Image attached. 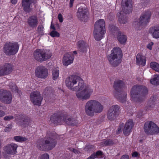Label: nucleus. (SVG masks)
<instances>
[{
    "mask_svg": "<svg viewBox=\"0 0 159 159\" xmlns=\"http://www.w3.org/2000/svg\"><path fill=\"white\" fill-rule=\"evenodd\" d=\"M40 159H49L48 155L47 153L42 155Z\"/></svg>",
    "mask_w": 159,
    "mask_h": 159,
    "instance_id": "obj_47",
    "label": "nucleus"
},
{
    "mask_svg": "<svg viewBox=\"0 0 159 159\" xmlns=\"http://www.w3.org/2000/svg\"><path fill=\"white\" fill-rule=\"evenodd\" d=\"M70 123V125H76L77 124L78 121L76 119H72V120Z\"/></svg>",
    "mask_w": 159,
    "mask_h": 159,
    "instance_id": "obj_45",
    "label": "nucleus"
},
{
    "mask_svg": "<svg viewBox=\"0 0 159 159\" xmlns=\"http://www.w3.org/2000/svg\"><path fill=\"white\" fill-rule=\"evenodd\" d=\"M150 83L151 84L155 85L159 84V75H155L153 79L150 80Z\"/></svg>",
    "mask_w": 159,
    "mask_h": 159,
    "instance_id": "obj_36",
    "label": "nucleus"
},
{
    "mask_svg": "<svg viewBox=\"0 0 159 159\" xmlns=\"http://www.w3.org/2000/svg\"><path fill=\"white\" fill-rule=\"evenodd\" d=\"M15 118V120L20 122L21 125L27 124L30 120L29 118L22 115H16Z\"/></svg>",
    "mask_w": 159,
    "mask_h": 159,
    "instance_id": "obj_23",
    "label": "nucleus"
},
{
    "mask_svg": "<svg viewBox=\"0 0 159 159\" xmlns=\"http://www.w3.org/2000/svg\"><path fill=\"white\" fill-rule=\"evenodd\" d=\"M57 17L60 22L61 23L63 22V17L62 16V15L61 13H59Z\"/></svg>",
    "mask_w": 159,
    "mask_h": 159,
    "instance_id": "obj_48",
    "label": "nucleus"
},
{
    "mask_svg": "<svg viewBox=\"0 0 159 159\" xmlns=\"http://www.w3.org/2000/svg\"><path fill=\"white\" fill-rule=\"evenodd\" d=\"M51 29H53L54 30H55V27H54V25H52V24L51 25Z\"/></svg>",
    "mask_w": 159,
    "mask_h": 159,
    "instance_id": "obj_57",
    "label": "nucleus"
},
{
    "mask_svg": "<svg viewBox=\"0 0 159 159\" xmlns=\"http://www.w3.org/2000/svg\"><path fill=\"white\" fill-rule=\"evenodd\" d=\"M13 139L16 141L19 142L25 141L28 140L27 138L20 136H14Z\"/></svg>",
    "mask_w": 159,
    "mask_h": 159,
    "instance_id": "obj_38",
    "label": "nucleus"
},
{
    "mask_svg": "<svg viewBox=\"0 0 159 159\" xmlns=\"http://www.w3.org/2000/svg\"><path fill=\"white\" fill-rule=\"evenodd\" d=\"M12 95L10 91L5 90L0 91V100L6 104H10L12 99Z\"/></svg>",
    "mask_w": 159,
    "mask_h": 159,
    "instance_id": "obj_11",
    "label": "nucleus"
},
{
    "mask_svg": "<svg viewBox=\"0 0 159 159\" xmlns=\"http://www.w3.org/2000/svg\"><path fill=\"white\" fill-rule=\"evenodd\" d=\"M132 157H134L139 158L140 157V154L136 152H134L132 153Z\"/></svg>",
    "mask_w": 159,
    "mask_h": 159,
    "instance_id": "obj_46",
    "label": "nucleus"
},
{
    "mask_svg": "<svg viewBox=\"0 0 159 159\" xmlns=\"http://www.w3.org/2000/svg\"><path fill=\"white\" fill-rule=\"evenodd\" d=\"M107 58L110 64L113 66H118L121 61V58L111 54L107 56Z\"/></svg>",
    "mask_w": 159,
    "mask_h": 159,
    "instance_id": "obj_17",
    "label": "nucleus"
},
{
    "mask_svg": "<svg viewBox=\"0 0 159 159\" xmlns=\"http://www.w3.org/2000/svg\"><path fill=\"white\" fill-rule=\"evenodd\" d=\"M12 128V125L11 124H9L7 125V126L5 127L4 129V131L5 132H8L11 131Z\"/></svg>",
    "mask_w": 159,
    "mask_h": 159,
    "instance_id": "obj_43",
    "label": "nucleus"
},
{
    "mask_svg": "<svg viewBox=\"0 0 159 159\" xmlns=\"http://www.w3.org/2000/svg\"><path fill=\"white\" fill-rule=\"evenodd\" d=\"M151 16V13L149 10H146L143 12L139 19V25L143 26L147 25L150 21Z\"/></svg>",
    "mask_w": 159,
    "mask_h": 159,
    "instance_id": "obj_12",
    "label": "nucleus"
},
{
    "mask_svg": "<svg viewBox=\"0 0 159 159\" xmlns=\"http://www.w3.org/2000/svg\"><path fill=\"white\" fill-rule=\"evenodd\" d=\"M27 23L30 27L32 28H36L38 23L37 17L34 15L30 16L27 19Z\"/></svg>",
    "mask_w": 159,
    "mask_h": 159,
    "instance_id": "obj_19",
    "label": "nucleus"
},
{
    "mask_svg": "<svg viewBox=\"0 0 159 159\" xmlns=\"http://www.w3.org/2000/svg\"><path fill=\"white\" fill-rule=\"evenodd\" d=\"M50 121L55 124L62 121V115L60 113H54L51 116Z\"/></svg>",
    "mask_w": 159,
    "mask_h": 159,
    "instance_id": "obj_24",
    "label": "nucleus"
},
{
    "mask_svg": "<svg viewBox=\"0 0 159 159\" xmlns=\"http://www.w3.org/2000/svg\"><path fill=\"white\" fill-rule=\"evenodd\" d=\"M78 50L82 53H85L88 48L87 44L83 40L79 41L77 43Z\"/></svg>",
    "mask_w": 159,
    "mask_h": 159,
    "instance_id": "obj_26",
    "label": "nucleus"
},
{
    "mask_svg": "<svg viewBox=\"0 0 159 159\" xmlns=\"http://www.w3.org/2000/svg\"><path fill=\"white\" fill-rule=\"evenodd\" d=\"M117 38L119 42L121 44L124 43L127 40L126 36L119 32L117 33Z\"/></svg>",
    "mask_w": 159,
    "mask_h": 159,
    "instance_id": "obj_30",
    "label": "nucleus"
},
{
    "mask_svg": "<svg viewBox=\"0 0 159 159\" xmlns=\"http://www.w3.org/2000/svg\"><path fill=\"white\" fill-rule=\"evenodd\" d=\"M136 27L137 28V29H139V28H138V25H137L136 26Z\"/></svg>",
    "mask_w": 159,
    "mask_h": 159,
    "instance_id": "obj_59",
    "label": "nucleus"
},
{
    "mask_svg": "<svg viewBox=\"0 0 159 159\" xmlns=\"http://www.w3.org/2000/svg\"><path fill=\"white\" fill-rule=\"evenodd\" d=\"M14 117L12 116H6L4 118V120L6 121H10L14 119Z\"/></svg>",
    "mask_w": 159,
    "mask_h": 159,
    "instance_id": "obj_44",
    "label": "nucleus"
},
{
    "mask_svg": "<svg viewBox=\"0 0 159 159\" xmlns=\"http://www.w3.org/2000/svg\"><path fill=\"white\" fill-rule=\"evenodd\" d=\"M13 70V66L10 63H6L0 67V76L10 74Z\"/></svg>",
    "mask_w": 159,
    "mask_h": 159,
    "instance_id": "obj_15",
    "label": "nucleus"
},
{
    "mask_svg": "<svg viewBox=\"0 0 159 159\" xmlns=\"http://www.w3.org/2000/svg\"><path fill=\"white\" fill-rule=\"evenodd\" d=\"M120 112V107L117 105L111 106L108 112L107 117L109 120H112L115 119Z\"/></svg>",
    "mask_w": 159,
    "mask_h": 159,
    "instance_id": "obj_10",
    "label": "nucleus"
},
{
    "mask_svg": "<svg viewBox=\"0 0 159 159\" xmlns=\"http://www.w3.org/2000/svg\"><path fill=\"white\" fill-rule=\"evenodd\" d=\"M44 27L42 25H39L37 28L38 32L41 35H43V33Z\"/></svg>",
    "mask_w": 159,
    "mask_h": 159,
    "instance_id": "obj_41",
    "label": "nucleus"
},
{
    "mask_svg": "<svg viewBox=\"0 0 159 159\" xmlns=\"http://www.w3.org/2000/svg\"><path fill=\"white\" fill-rule=\"evenodd\" d=\"M35 76L39 78L45 79L48 76V72L47 69L44 66H39L35 70Z\"/></svg>",
    "mask_w": 159,
    "mask_h": 159,
    "instance_id": "obj_14",
    "label": "nucleus"
},
{
    "mask_svg": "<svg viewBox=\"0 0 159 159\" xmlns=\"http://www.w3.org/2000/svg\"><path fill=\"white\" fill-rule=\"evenodd\" d=\"M9 86L10 87V89L11 90L15 93H18L20 95L21 93L20 91L18 89L17 86L16 85V84L10 82L9 84Z\"/></svg>",
    "mask_w": 159,
    "mask_h": 159,
    "instance_id": "obj_33",
    "label": "nucleus"
},
{
    "mask_svg": "<svg viewBox=\"0 0 159 159\" xmlns=\"http://www.w3.org/2000/svg\"><path fill=\"white\" fill-rule=\"evenodd\" d=\"M134 126L132 120H128L126 123L124 129L123 133L125 135H128L131 132V129Z\"/></svg>",
    "mask_w": 159,
    "mask_h": 159,
    "instance_id": "obj_20",
    "label": "nucleus"
},
{
    "mask_svg": "<svg viewBox=\"0 0 159 159\" xmlns=\"http://www.w3.org/2000/svg\"><path fill=\"white\" fill-rule=\"evenodd\" d=\"M136 23H137V24H138V23L137 22H135V24H136Z\"/></svg>",
    "mask_w": 159,
    "mask_h": 159,
    "instance_id": "obj_60",
    "label": "nucleus"
},
{
    "mask_svg": "<svg viewBox=\"0 0 159 159\" xmlns=\"http://www.w3.org/2000/svg\"><path fill=\"white\" fill-rule=\"evenodd\" d=\"M66 86L73 91H80L76 93L77 97L82 101L89 99L93 90L89 85H84L82 79L77 76L72 75L67 77L66 80Z\"/></svg>",
    "mask_w": 159,
    "mask_h": 159,
    "instance_id": "obj_1",
    "label": "nucleus"
},
{
    "mask_svg": "<svg viewBox=\"0 0 159 159\" xmlns=\"http://www.w3.org/2000/svg\"><path fill=\"white\" fill-rule=\"evenodd\" d=\"M35 2V0H22V5L24 10L26 12H30L31 10L30 7L31 3Z\"/></svg>",
    "mask_w": 159,
    "mask_h": 159,
    "instance_id": "obj_25",
    "label": "nucleus"
},
{
    "mask_svg": "<svg viewBox=\"0 0 159 159\" xmlns=\"http://www.w3.org/2000/svg\"><path fill=\"white\" fill-rule=\"evenodd\" d=\"M18 147L16 144L13 143L8 144L3 148L4 152L8 154H15L17 152L16 150Z\"/></svg>",
    "mask_w": 159,
    "mask_h": 159,
    "instance_id": "obj_16",
    "label": "nucleus"
},
{
    "mask_svg": "<svg viewBox=\"0 0 159 159\" xmlns=\"http://www.w3.org/2000/svg\"><path fill=\"white\" fill-rule=\"evenodd\" d=\"M132 0H122L121 2L122 11L117 13L119 17L118 21L119 23L125 24L127 21L126 16L123 14L124 12L125 14H129L132 11Z\"/></svg>",
    "mask_w": 159,
    "mask_h": 159,
    "instance_id": "obj_3",
    "label": "nucleus"
},
{
    "mask_svg": "<svg viewBox=\"0 0 159 159\" xmlns=\"http://www.w3.org/2000/svg\"><path fill=\"white\" fill-rule=\"evenodd\" d=\"M151 67L155 71L159 72V64L155 62H152L150 63Z\"/></svg>",
    "mask_w": 159,
    "mask_h": 159,
    "instance_id": "obj_37",
    "label": "nucleus"
},
{
    "mask_svg": "<svg viewBox=\"0 0 159 159\" xmlns=\"http://www.w3.org/2000/svg\"><path fill=\"white\" fill-rule=\"evenodd\" d=\"M50 88L49 87L46 88L44 90L43 93L45 94H46L47 93L50 92Z\"/></svg>",
    "mask_w": 159,
    "mask_h": 159,
    "instance_id": "obj_49",
    "label": "nucleus"
},
{
    "mask_svg": "<svg viewBox=\"0 0 159 159\" xmlns=\"http://www.w3.org/2000/svg\"><path fill=\"white\" fill-rule=\"evenodd\" d=\"M144 129L147 134L153 135L159 132V128L152 121L146 122L144 126Z\"/></svg>",
    "mask_w": 159,
    "mask_h": 159,
    "instance_id": "obj_9",
    "label": "nucleus"
},
{
    "mask_svg": "<svg viewBox=\"0 0 159 159\" xmlns=\"http://www.w3.org/2000/svg\"><path fill=\"white\" fill-rule=\"evenodd\" d=\"M148 32L153 38H159V24L150 28Z\"/></svg>",
    "mask_w": 159,
    "mask_h": 159,
    "instance_id": "obj_22",
    "label": "nucleus"
},
{
    "mask_svg": "<svg viewBox=\"0 0 159 159\" xmlns=\"http://www.w3.org/2000/svg\"><path fill=\"white\" fill-rule=\"evenodd\" d=\"M74 59V57L71 54L65 53L63 57V65L67 66L73 62Z\"/></svg>",
    "mask_w": 159,
    "mask_h": 159,
    "instance_id": "obj_18",
    "label": "nucleus"
},
{
    "mask_svg": "<svg viewBox=\"0 0 159 159\" xmlns=\"http://www.w3.org/2000/svg\"><path fill=\"white\" fill-rule=\"evenodd\" d=\"M5 115V113L4 111L0 110V117H2Z\"/></svg>",
    "mask_w": 159,
    "mask_h": 159,
    "instance_id": "obj_53",
    "label": "nucleus"
},
{
    "mask_svg": "<svg viewBox=\"0 0 159 159\" xmlns=\"http://www.w3.org/2000/svg\"><path fill=\"white\" fill-rule=\"evenodd\" d=\"M11 2L13 4H15L17 2V0H11Z\"/></svg>",
    "mask_w": 159,
    "mask_h": 159,
    "instance_id": "obj_56",
    "label": "nucleus"
},
{
    "mask_svg": "<svg viewBox=\"0 0 159 159\" xmlns=\"http://www.w3.org/2000/svg\"><path fill=\"white\" fill-rule=\"evenodd\" d=\"M72 120V118L70 117L66 116H62V121H64L66 124L70 125V122H71Z\"/></svg>",
    "mask_w": 159,
    "mask_h": 159,
    "instance_id": "obj_39",
    "label": "nucleus"
},
{
    "mask_svg": "<svg viewBox=\"0 0 159 159\" xmlns=\"http://www.w3.org/2000/svg\"><path fill=\"white\" fill-rule=\"evenodd\" d=\"M123 85V82L122 81L120 80L115 81L114 85V87L116 90L115 93L121 92V89Z\"/></svg>",
    "mask_w": 159,
    "mask_h": 159,
    "instance_id": "obj_28",
    "label": "nucleus"
},
{
    "mask_svg": "<svg viewBox=\"0 0 159 159\" xmlns=\"http://www.w3.org/2000/svg\"><path fill=\"white\" fill-rule=\"evenodd\" d=\"M37 148L40 150H44L47 149V147L43 139L39 140L36 143Z\"/></svg>",
    "mask_w": 159,
    "mask_h": 159,
    "instance_id": "obj_31",
    "label": "nucleus"
},
{
    "mask_svg": "<svg viewBox=\"0 0 159 159\" xmlns=\"http://www.w3.org/2000/svg\"><path fill=\"white\" fill-rule=\"evenodd\" d=\"M121 53L122 51L120 48L118 47H116L111 51V54L121 58Z\"/></svg>",
    "mask_w": 159,
    "mask_h": 159,
    "instance_id": "obj_32",
    "label": "nucleus"
},
{
    "mask_svg": "<svg viewBox=\"0 0 159 159\" xmlns=\"http://www.w3.org/2000/svg\"><path fill=\"white\" fill-rule=\"evenodd\" d=\"M105 22L103 19H99L97 21L94 26V37L97 41L100 40L106 33Z\"/></svg>",
    "mask_w": 159,
    "mask_h": 159,
    "instance_id": "obj_5",
    "label": "nucleus"
},
{
    "mask_svg": "<svg viewBox=\"0 0 159 159\" xmlns=\"http://www.w3.org/2000/svg\"><path fill=\"white\" fill-rule=\"evenodd\" d=\"M55 138L54 133H52L50 131L47 132L45 138L44 139L47 149L51 150L55 146L57 142Z\"/></svg>",
    "mask_w": 159,
    "mask_h": 159,
    "instance_id": "obj_8",
    "label": "nucleus"
},
{
    "mask_svg": "<svg viewBox=\"0 0 159 159\" xmlns=\"http://www.w3.org/2000/svg\"><path fill=\"white\" fill-rule=\"evenodd\" d=\"M102 152L101 151H98L96 153L94 152L87 159H94L96 157H102Z\"/></svg>",
    "mask_w": 159,
    "mask_h": 159,
    "instance_id": "obj_34",
    "label": "nucleus"
},
{
    "mask_svg": "<svg viewBox=\"0 0 159 159\" xmlns=\"http://www.w3.org/2000/svg\"><path fill=\"white\" fill-rule=\"evenodd\" d=\"M115 96L120 102H123L126 101V94L125 93H115Z\"/></svg>",
    "mask_w": 159,
    "mask_h": 159,
    "instance_id": "obj_29",
    "label": "nucleus"
},
{
    "mask_svg": "<svg viewBox=\"0 0 159 159\" xmlns=\"http://www.w3.org/2000/svg\"><path fill=\"white\" fill-rule=\"evenodd\" d=\"M147 88L142 85L134 86L131 90L130 94L132 100L134 102H139L141 98L147 93Z\"/></svg>",
    "mask_w": 159,
    "mask_h": 159,
    "instance_id": "obj_4",
    "label": "nucleus"
},
{
    "mask_svg": "<svg viewBox=\"0 0 159 159\" xmlns=\"http://www.w3.org/2000/svg\"><path fill=\"white\" fill-rule=\"evenodd\" d=\"M121 127L120 126L117 129V131L116 132V133L117 134H119L120 133V132L121 131Z\"/></svg>",
    "mask_w": 159,
    "mask_h": 159,
    "instance_id": "obj_54",
    "label": "nucleus"
},
{
    "mask_svg": "<svg viewBox=\"0 0 159 159\" xmlns=\"http://www.w3.org/2000/svg\"><path fill=\"white\" fill-rule=\"evenodd\" d=\"M103 106L98 101L91 100L86 103L85 111L86 114L89 116H93L94 113H100L103 109Z\"/></svg>",
    "mask_w": 159,
    "mask_h": 159,
    "instance_id": "obj_2",
    "label": "nucleus"
},
{
    "mask_svg": "<svg viewBox=\"0 0 159 159\" xmlns=\"http://www.w3.org/2000/svg\"><path fill=\"white\" fill-rule=\"evenodd\" d=\"M74 0H70V7H71L73 6V3Z\"/></svg>",
    "mask_w": 159,
    "mask_h": 159,
    "instance_id": "obj_55",
    "label": "nucleus"
},
{
    "mask_svg": "<svg viewBox=\"0 0 159 159\" xmlns=\"http://www.w3.org/2000/svg\"><path fill=\"white\" fill-rule=\"evenodd\" d=\"M136 64L138 65H141L143 66L145 65L146 62V57L140 53L138 54L136 57Z\"/></svg>",
    "mask_w": 159,
    "mask_h": 159,
    "instance_id": "obj_27",
    "label": "nucleus"
},
{
    "mask_svg": "<svg viewBox=\"0 0 159 159\" xmlns=\"http://www.w3.org/2000/svg\"><path fill=\"white\" fill-rule=\"evenodd\" d=\"M153 44V43L152 42L149 43L147 45V48L149 50H151L152 49V46Z\"/></svg>",
    "mask_w": 159,
    "mask_h": 159,
    "instance_id": "obj_50",
    "label": "nucleus"
},
{
    "mask_svg": "<svg viewBox=\"0 0 159 159\" xmlns=\"http://www.w3.org/2000/svg\"><path fill=\"white\" fill-rule=\"evenodd\" d=\"M100 144L103 146L111 145L112 144V141L111 140L107 139L101 142Z\"/></svg>",
    "mask_w": 159,
    "mask_h": 159,
    "instance_id": "obj_40",
    "label": "nucleus"
},
{
    "mask_svg": "<svg viewBox=\"0 0 159 159\" xmlns=\"http://www.w3.org/2000/svg\"><path fill=\"white\" fill-rule=\"evenodd\" d=\"M71 151H72L75 154H79L80 152L77 150L73 148H72L71 150Z\"/></svg>",
    "mask_w": 159,
    "mask_h": 159,
    "instance_id": "obj_52",
    "label": "nucleus"
},
{
    "mask_svg": "<svg viewBox=\"0 0 159 159\" xmlns=\"http://www.w3.org/2000/svg\"><path fill=\"white\" fill-rule=\"evenodd\" d=\"M73 53L75 54H77V52L76 51H74L73 52Z\"/></svg>",
    "mask_w": 159,
    "mask_h": 159,
    "instance_id": "obj_58",
    "label": "nucleus"
},
{
    "mask_svg": "<svg viewBox=\"0 0 159 159\" xmlns=\"http://www.w3.org/2000/svg\"><path fill=\"white\" fill-rule=\"evenodd\" d=\"M52 56V52L49 50L37 49L33 53L34 58L38 61L42 62L50 59Z\"/></svg>",
    "mask_w": 159,
    "mask_h": 159,
    "instance_id": "obj_6",
    "label": "nucleus"
},
{
    "mask_svg": "<svg viewBox=\"0 0 159 159\" xmlns=\"http://www.w3.org/2000/svg\"><path fill=\"white\" fill-rule=\"evenodd\" d=\"M50 35L52 37H59V34L55 30L52 31L50 33Z\"/></svg>",
    "mask_w": 159,
    "mask_h": 159,
    "instance_id": "obj_42",
    "label": "nucleus"
},
{
    "mask_svg": "<svg viewBox=\"0 0 159 159\" xmlns=\"http://www.w3.org/2000/svg\"><path fill=\"white\" fill-rule=\"evenodd\" d=\"M19 48L17 43L7 42L3 47V52L7 56L14 55L17 52Z\"/></svg>",
    "mask_w": 159,
    "mask_h": 159,
    "instance_id": "obj_7",
    "label": "nucleus"
},
{
    "mask_svg": "<svg viewBox=\"0 0 159 159\" xmlns=\"http://www.w3.org/2000/svg\"><path fill=\"white\" fill-rule=\"evenodd\" d=\"M59 75V69L58 68H54L52 70V79L55 80L57 79Z\"/></svg>",
    "mask_w": 159,
    "mask_h": 159,
    "instance_id": "obj_35",
    "label": "nucleus"
},
{
    "mask_svg": "<svg viewBox=\"0 0 159 159\" xmlns=\"http://www.w3.org/2000/svg\"><path fill=\"white\" fill-rule=\"evenodd\" d=\"M87 11L88 10L86 9L83 7H80L78 8L76 13V16L79 19L83 20L84 18L87 17Z\"/></svg>",
    "mask_w": 159,
    "mask_h": 159,
    "instance_id": "obj_21",
    "label": "nucleus"
},
{
    "mask_svg": "<svg viewBox=\"0 0 159 159\" xmlns=\"http://www.w3.org/2000/svg\"><path fill=\"white\" fill-rule=\"evenodd\" d=\"M129 156L127 155H124L122 156L120 159H129Z\"/></svg>",
    "mask_w": 159,
    "mask_h": 159,
    "instance_id": "obj_51",
    "label": "nucleus"
},
{
    "mask_svg": "<svg viewBox=\"0 0 159 159\" xmlns=\"http://www.w3.org/2000/svg\"><path fill=\"white\" fill-rule=\"evenodd\" d=\"M43 99V97L38 91H34L30 94L31 101L34 105L40 106Z\"/></svg>",
    "mask_w": 159,
    "mask_h": 159,
    "instance_id": "obj_13",
    "label": "nucleus"
}]
</instances>
